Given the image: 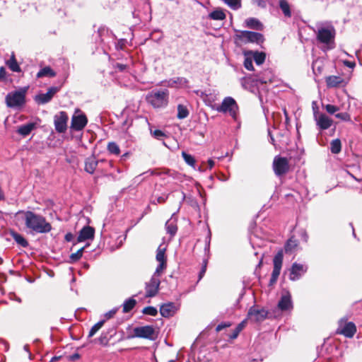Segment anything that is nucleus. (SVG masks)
<instances>
[{"mask_svg": "<svg viewBox=\"0 0 362 362\" xmlns=\"http://www.w3.org/2000/svg\"><path fill=\"white\" fill-rule=\"evenodd\" d=\"M336 332L346 337L351 338L356 332V327L354 322H347L346 320L341 318L338 322V328Z\"/></svg>", "mask_w": 362, "mask_h": 362, "instance_id": "6", "label": "nucleus"}, {"mask_svg": "<svg viewBox=\"0 0 362 362\" xmlns=\"http://www.w3.org/2000/svg\"><path fill=\"white\" fill-rule=\"evenodd\" d=\"M268 314L264 308L254 305L248 310L247 319L253 322H260L267 318Z\"/></svg>", "mask_w": 362, "mask_h": 362, "instance_id": "10", "label": "nucleus"}, {"mask_svg": "<svg viewBox=\"0 0 362 362\" xmlns=\"http://www.w3.org/2000/svg\"><path fill=\"white\" fill-rule=\"evenodd\" d=\"M98 160L93 156L88 157L85 160V170L90 174H93L98 165Z\"/></svg>", "mask_w": 362, "mask_h": 362, "instance_id": "25", "label": "nucleus"}, {"mask_svg": "<svg viewBox=\"0 0 362 362\" xmlns=\"http://www.w3.org/2000/svg\"><path fill=\"white\" fill-rule=\"evenodd\" d=\"M216 110L219 112L226 113L234 119H237L238 106L236 101L231 97H226L220 106L217 107Z\"/></svg>", "mask_w": 362, "mask_h": 362, "instance_id": "3", "label": "nucleus"}, {"mask_svg": "<svg viewBox=\"0 0 362 362\" xmlns=\"http://www.w3.org/2000/svg\"><path fill=\"white\" fill-rule=\"evenodd\" d=\"M118 310V308H113L111 310L107 312L105 315H104V317H105V320H109L110 318H112L115 314L117 312Z\"/></svg>", "mask_w": 362, "mask_h": 362, "instance_id": "52", "label": "nucleus"}, {"mask_svg": "<svg viewBox=\"0 0 362 362\" xmlns=\"http://www.w3.org/2000/svg\"><path fill=\"white\" fill-rule=\"evenodd\" d=\"M240 332L235 328V329L232 332V333L229 335V338L230 339H235L238 337Z\"/></svg>", "mask_w": 362, "mask_h": 362, "instance_id": "57", "label": "nucleus"}, {"mask_svg": "<svg viewBox=\"0 0 362 362\" xmlns=\"http://www.w3.org/2000/svg\"><path fill=\"white\" fill-rule=\"evenodd\" d=\"M318 64H319L318 62L315 61L313 63V66H312L313 73L316 76L321 74L322 70V66Z\"/></svg>", "mask_w": 362, "mask_h": 362, "instance_id": "47", "label": "nucleus"}, {"mask_svg": "<svg viewBox=\"0 0 362 362\" xmlns=\"http://www.w3.org/2000/svg\"><path fill=\"white\" fill-rule=\"evenodd\" d=\"M136 303V300L132 298L126 300L123 303V313H127L132 310L134 308Z\"/></svg>", "mask_w": 362, "mask_h": 362, "instance_id": "37", "label": "nucleus"}, {"mask_svg": "<svg viewBox=\"0 0 362 362\" xmlns=\"http://www.w3.org/2000/svg\"><path fill=\"white\" fill-rule=\"evenodd\" d=\"M20 213L24 214L25 226L32 231L37 233H47L52 230L51 224L46 221L44 216L30 211L18 212V214Z\"/></svg>", "mask_w": 362, "mask_h": 362, "instance_id": "1", "label": "nucleus"}, {"mask_svg": "<svg viewBox=\"0 0 362 362\" xmlns=\"http://www.w3.org/2000/svg\"><path fill=\"white\" fill-rule=\"evenodd\" d=\"M108 151L114 155H119L120 153V149L119 146L115 142H109L107 144Z\"/></svg>", "mask_w": 362, "mask_h": 362, "instance_id": "41", "label": "nucleus"}, {"mask_svg": "<svg viewBox=\"0 0 362 362\" xmlns=\"http://www.w3.org/2000/svg\"><path fill=\"white\" fill-rule=\"evenodd\" d=\"M105 322V320H100L96 324H95L90 329L88 337L89 338H90L93 336H94L96 334V332L103 326Z\"/></svg>", "mask_w": 362, "mask_h": 362, "instance_id": "39", "label": "nucleus"}, {"mask_svg": "<svg viewBox=\"0 0 362 362\" xmlns=\"http://www.w3.org/2000/svg\"><path fill=\"white\" fill-rule=\"evenodd\" d=\"M245 323H246V320L242 321L240 323H239L237 327H235V329L239 332H240L243 329L244 327H245Z\"/></svg>", "mask_w": 362, "mask_h": 362, "instance_id": "56", "label": "nucleus"}, {"mask_svg": "<svg viewBox=\"0 0 362 362\" xmlns=\"http://www.w3.org/2000/svg\"><path fill=\"white\" fill-rule=\"evenodd\" d=\"M160 284L159 278L152 276L150 281L146 284V296H155L158 291Z\"/></svg>", "mask_w": 362, "mask_h": 362, "instance_id": "16", "label": "nucleus"}, {"mask_svg": "<svg viewBox=\"0 0 362 362\" xmlns=\"http://www.w3.org/2000/svg\"><path fill=\"white\" fill-rule=\"evenodd\" d=\"M289 162L288 158L276 156L273 160V170L277 176H281L289 170Z\"/></svg>", "mask_w": 362, "mask_h": 362, "instance_id": "8", "label": "nucleus"}, {"mask_svg": "<svg viewBox=\"0 0 362 362\" xmlns=\"http://www.w3.org/2000/svg\"><path fill=\"white\" fill-rule=\"evenodd\" d=\"M166 248L160 245L156 251V259L158 262H167L165 256Z\"/></svg>", "mask_w": 362, "mask_h": 362, "instance_id": "33", "label": "nucleus"}, {"mask_svg": "<svg viewBox=\"0 0 362 362\" xmlns=\"http://www.w3.org/2000/svg\"><path fill=\"white\" fill-rule=\"evenodd\" d=\"M230 326V323H229V322H222L217 325L216 330V332H220L223 329L228 327Z\"/></svg>", "mask_w": 362, "mask_h": 362, "instance_id": "54", "label": "nucleus"}, {"mask_svg": "<svg viewBox=\"0 0 362 362\" xmlns=\"http://www.w3.org/2000/svg\"><path fill=\"white\" fill-rule=\"evenodd\" d=\"M278 308L282 311H291L293 309V302L291 295L288 291H286L281 297L278 303Z\"/></svg>", "mask_w": 362, "mask_h": 362, "instance_id": "17", "label": "nucleus"}, {"mask_svg": "<svg viewBox=\"0 0 362 362\" xmlns=\"http://www.w3.org/2000/svg\"><path fill=\"white\" fill-rule=\"evenodd\" d=\"M272 74L271 71L267 70L264 71L263 76L257 75L256 76L255 81L257 82H259L260 83H267L268 82H272Z\"/></svg>", "mask_w": 362, "mask_h": 362, "instance_id": "29", "label": "nucleus"}, {"mask_svg": "<svg viewBox=\"0 0 362 362\" xmlns=\"http://www.w3.org/2000/svg\"><path fill=\"white\" fill-rule=\"evenodd\" d=\"M59 90V88L52 86L48 88L46 93H40L35 96V100L38 104H46L49 103L53 96Z\"/></svg>", "mask_w": 362, "mask_h": 362, "instance_id": "15", "label": "nucleus"}, {"mask_svg": "<svg viewBox=\"0 0 362 362\" xmlns=\"http://www.w3.org/2000/svg\"><path fill=\"white\" fill-rule=\"evenodd\" d=\"M206 264L205 263V264L202 266V269H201V270H200V272H199V280H198V281H200V280L202 279V277L204 276V274H205V272H206Z\"/></svg>", "mask_w": 362, "mask_h": 362, "instance_id": "55", "label": "nucleus"}, {"mask_svg": "<svg viewBox=\"0 0 362 362\" xmlns=\"http://www.w3.org/2000/svg\"><path fill=\"white\" fill-rule=\"evenodd\" d=\"M241 85L245 89H249L250 86L249 83L250 82V78L247 77H244L241 78Z\"/></svg>", "mask_w": 362, "mask_h": 362, "instance_id": "53", "label": "nucleus"}, {"mask_svg": "<svg viewBox=\"0 0 362 362\" xmlns=\"http://www.w3.org/2000/svg\"><path fill=\"white\" fill-rule=\"evenodd\" d=\"M68 115L64 111H61L54 117L55 130L58 133H64L67 129Z\"/></svg>", "mask_w": 362, "mask_h": 362, "instance_id": "11", "label": "nucleus"}, {"mask_svg": "<svg viewBox=\"0 0 362 362\" xmlns=\"http://www.w3.org/2000/svg\"><path fill=\"white\" fill-rule=\"evenodd\" d=\"M142 313L145 315L156 316L158 313L157 309L153 306H148L144 308Z\"/></svg>", "mask_w": 362, "mask_h": 362, "instance_id": "45", "label": "nucleus"}, {"mask_svg": "<svg viewBox=\"0 0 362 362\" xmlns=\"http://www.w3.org/2000/svg\"><path fill=\"white\" fill-rule=\"evenodd\" d=\"M214 161L212 159L208 160V165L210 169H211L214 166Z\"/></svg>", "mask_w": 362, "mask_h": 362, "instance_id": "64", "label": "nucleus"}, {"mask_svg": "<svg viewBox=\"0 0 362 362\" xmlns=\"http://www.w3.org/2000/svg\"><path fill=\"white\" fill-rule=\"evenodd\" d=\"M175 306L174 303H166L160 307V313L164 317H169L175 313Z\"/></svg>", "mask_w": 362, "mask_h": 362, "instance_id": "24", "label": "nucleus"}, {"mask_svg": "<svg viewBox=\"0 0 362 362\" xmlns=\"http://www.w3.org/2000/svg\"><path fill=\"white\" fill-rule=\"evenodd\" d=\"M25 90H17L9 93L6 96V103L9 107H17L25 103Z\"/></svg>", "mask_w": 362, "mask_h": 362, "instance_id": "5", "label": "nucleus"}, {"mask_svg": "<svg viewBox=\"0 0 362 362\" xmlns=\"http://www.w3.org/2000/svg\"><path fill=\"white\" fill-rule=\"evenodd\" d=\"M279 8L285 17L290 18L291 16L290 5L286 0H279Z\"/></svg>", "mask_w": 362, "mask_h": 362, "instance_id": "31", "label": "nucleus"}, {"mask_svg": "<svg viewBox=\"0 0 362 362\" xmlns=\"http://www.w3.org/2000/svg\"><path fill=\"white\" fill-rule=\"evenodd\" d=\"M266 55L264 52H256L253 54V59L257 65H261L265 61Z\"/></svg>", "mask_w": 362, "mask_h": 362, "instance_id": "40", "label": "nucleus"}, {"mask_svg": "<svg viewBox=\"0 0 362 362\" xmlns=\"http://www.w3.org/2000/svg\"><path fill=\"white\" fill-rule=\"evenodd\" d=\"M335 117L342 121H351V116L347 112H340L335 115Z\"/></svg>", "mask_w": 362, "mask_h": 362, "instance_id": "48", "label": "nucleus"}, {"mask_svg": "<svg viewBox=\"0 0 362 362\" xmlns=\"http://www.w3.org/2000/svg\"><path fill=\"white\" fill-rule=\"evenodd\" d=\"M11 235L15 241L21 246L26 247L28 245V241L21 234L13 232Z\"/></svg>", "mask_w": 362, "mask_h": 362, "instance_id": "36", "label": "nucleus"}, {"mask_svg": "<svg viewBox=\"0 0 362 362\" xmlns=\"http://www.w3.org/2000/svg\"><path fill=\"white\" fill-rule=\"evenodd\" d=\"M155 329L153 326L146 325L136 327L134 329V336L135 337L153 340L155 339Z\"/></svg>", "mask_w": 362, "mask_h": 362, "instance_id": "12", "label": "nucleus"}, {"mask_svg": "<svg viewBox=\"0 0 362 362\" xmlns=\"http://www.w3.org/2000/svg\"><path fill=\"white\" fill-rule=\"evenodd\" d=\"M209 18L212 20L221 21L226 18V14L222 9L218 8L209 14Z\"/></svg>", "mask_w": 362, "mask_h": 362, "instance_id": "30", "label": "nucleus"}, {"mask_svg": "<svg viewBox=\"0 0 362 362\" xmlns=\"http://www.w3.org/2000/svg\"><path fill=\"white\" fill-rule=\"evenodd\" d=\"M88 123V119L85 114L77 110L71 117L70 128L74 131H81Z\"/></svg>", "mask_w": 362, "mask_h": 362, "instance_id": "9", "label": "nucleus"}, {"mask_svg": "<svg viewBox=\"0 0 362 362\" xmlns=\"http://www.w3.org/2000/svg\"><path fill=\"white\" fill-rule=\"evenodd\" d=\"M245 24V27L257 30H262L264 28L262 23L255 18H247Z\"/></svg>", "mask_w": 362, "mask_h": 362, "instance_id": "26", "label": "nucleus"}, {"mask_svg": "<svg viewBox=\"0 0 362 362\" xmlns=\"http://www.w3.org/2000/svg\"><path fill=\"white\" fill-rule=\"evenodd\" d=\"M325 81L328 88H336L343 84L344 80L339 76H329L326 77Z\"/></svg>", "mask_w": 362, "mask_h": 362, "instance_id": "22", "label": "nucleus"}, {"mask_svg": "<svg viewBox=\"0 0 362 362\" xmlns=\"http://www.w3.org/2000/svg\"><path fill=\"white\" fill-rule=\"evenodd\" d=\"M95 230L90 226H84L79 232L77 238L78 242H83L87 240L93 239L94 237Z\"/></svg>", "mask_w": 362, "mask_h": 362, "instance_id": "19", "label": "nucleus"}, {"mask_svg": "<svg viewBox=\"0 0 362 362\" xmlns=\"http://www.w3.org/2000/svg\"><path fill=\"white\" fill-rule=\"evenodd\" d=\"M151 134L153 137H155L157 139H160L161 138L165 136V134L163 131L159 129H156L153 131L151 129Z\"/></svg>", "mask_w": 362, "mask_h": 362, "instance_id": "49", "label": "nucleus"}, {"mask_svg": "<svg viewBox=\"0 0 362 362\" xmlns=\"http://www.w3.org/2000/svg\"><path fill=\"white\" fill-rule=\"evenodd\" d=\"M326 111L331 115L334 114L336 112L339 110V108L337 106L328 104L325 106Z\"/></svg>", "mask_w": 362, "mask_h": 362, "instance_id": "50", "label": "nucleus"}, {"mask_svg": "<svg viewBox=\"0 0 362 362\" xmlns=\"http://www.w3.org/2000/svg\"><path fill=\"white\" fill-rule=\"evenodd\" d=\"M189 115V110L186 106L179 104L177 105V117L180 119H185Z\"/></svg>", "mask_w": 362, "mask_h": 362, "instance_id": "35", "label": "nucleus"}, {"mask_svg": "<svg viewBox=\"0 0 362 362\" xmlns=\"http://www.w3.org/2000/svg\"><path fill=\"white\" fill-rule=\"evenodd\" d=\"M182 156L187 165H190L194 169H196V168H195L196 161H195L194 158L192 155L188 154L185 151H182Z\"/></svg>", "mask_w": 362, "mask_h": 362, "instance_id": "38", "label": "nucleus"}, {"mask_svg": "<svg viewBox=\"0 0 362 362\" xmlns=\"http://www.w3.org/2000/svg\"><path fill=\"white\" fill-rule=\"evenodd\" d=\"M330 151L333 154H338L341 150V142L339 139H335L330 143Z\"/></svg>", "mask_w": 362, "mask_h": 362, "instance_id": "32", "label": "nucleus"}, {"mask_svg": "<svg viewBox=\"0 0 362 362\" xmlns=\"http://www.w3.org/2000/svg\"><path fill=\"white\" fill-rule=\"evenodd\" d=\"M115 67L118 69L120 71H123L126 69L127 65L117 63L116 64Z\"/></svg>", "mask_w": 362, "mask_h": 362, "instance_id": "59", "label": "nucleus"}, {"mask_svg": "<svg viewBox=\"0 0 362 362\" xmlns=\"http://www.w3.org/2000/svg\"><path fill=\"white\" fill-rule=\"evenodd\" d=\"M244 66L246 69L252 71L254 68L252 59L248 57L245 58L244 61Z\"/></svg>", "mask_w": 362, "mask_h": 362, "instance_id": "51", "label": "nucleus"}, {"mask_svg": "<svg viewBox=\"0 0 362 362\" xmlns=\"http://www.w3.org/2000/svg\"><path fill=\"white\" fill-rule=\"evenodd\" d=\"M350 175L357 181L362 180V175H352V174H350Z\"/></svg>", "mask_w": 362, "mask_h": 362, "instance_id": "63", "label": "nucleus"}, {"mask_svg": "<svg viewBox=\"0 0 362 362\" xmlns=\"http://www.w3.org/2000/svg\"><path fill=\"white\" fill-rule=\"evenodd\" d=\"M237 37L244 43L252 42L257 43V45L262 44L264 40V36L259 33L242 30L237 34Z\"/></svg>", "mask_w": 362, "mask_h": 362, "instance_id": "4", "label": "nucleus"}, {"mask_svg": "<svg viewBox=\"0 0 362 362\" xmlns=\"http://www.w3.org/2000/svg\"><path fill=\"white\" fill-rule=\"evenodd\" d=\"M230 8L237 10L241 7L240 0H223Z\"/></svg>", "mask_w": 362, "mask_h": 362, "instance_id": "42", "label": "nucleus"}, {"mask_svg": "<svg viewBox=\"0 0 362 362\" xmlns=\"http://www.w3.org/2000/svg\"><path fill=\"white\" fill-rule=\"evenodd\" d=\"M268 134L269 136V138H270V143L273 145H275V140H274V136L272 135V133H271V131L269 129L268 130Z\"/></svg>", "mask_w": 362, "mask_h": 362, "instance_id": "61", "label": "nucleus"}, {"mask_svg": "<svg viewBox=\"0 0 362 362\" xmlns=\"http://www.w3.org/2000/svg\"><path fill=\"white\" fill-rule=\"evenodd\" d=\"M298 243L293 238L288 239L285 244L284 249L286 253H293L296 250Z\"/></svg>", "mask_w": 362, "mask_h": 362, "instance_id": "28", "label": "nucleus"}, {"mask_svg": "<svg viewBox=\"0 0 362 362\" xmlns=\"http://www.w3.org/2000/svg\"><path fill=\"white\" fill-rule=\"evenodd\" d=\"M169 91L165 90H154L146 96L147 102L154 108H163L168 105Z\"/></svg>", "mask_w": 362, "mask_h": 362, "instance_id": "2", "label": "nucleus"}, {"mask_svg": "<svg viewBox=\"0 0 362 362\" xmlns=\"http://www.w3.org/2000/svg\"><path fill=\"white\" fill-rule=\"evenodd\" d=\"M86 247H83L81 249H79L76 252L72 253L70 255V262H75L78 261L83 255V252L84 250Z\"/></svg>", "mask_w": 362, "mask_h": 362, "instance_id": "44", "label": "nucleus"}, {"mask_svg": "<svg viewBox=\"0 0 362 362\" xmlns=\"http://www.w3.org/2000/svg\"><path fill=\"white\" fill-rule=\"evenodd\" d=\"M166 267H167V262H159L153 276L159 278V276L161 275L165 269Z\"/></svg>", "mask_w": 362, "mask_h": 362, "instance_id": "43", "label": "nucleus"}, {"mask_svg": "<svg viewBox=\"0 0 362 362\" xmlns=\"http://www.w3.org/2000/svg\"><path fill=\"white\" fill-rule=\"evenodd\" d=\"M283 258H284L283 250H280L275 255V256L273 259L274 268H273V271L272 273V276L269 280L270 286L274 284L279 278V276L280 274L281 269L282 267Z\"/></svg>", "mask_w": 362, "mask_h": 362, "instance_id": "7", "label": "nucleus"}, {"mask_svg": "<svg viewBox=\"0 0 362 362\" xmlns=\"http://www.w3.org/2000/svg\"><path fill=\"white\" fill-rule=\"evenodd\" d=\"M164 173L168 175L169 177H173L174 180H180L182 177V175L180 173L171 170H167Z\"/></svg>", "mask_w": 362, "mask_h": 362, "instance_id": "46", "label": "nucleus"}, {"mask_svg": "<svg viewBox=\"0 0 362 362\" xmlns=\"http://www.w3.org/2000/svg\"><path fill=\"white\" fill-rule=\"evenodd\" d=\"M316 124L320 130H326L329 129L333 124V120L325 114H320L317 116L314 114Z\"/></svg>", "mask_w": 362, "mask_h": 362, "instance_id": "18", "label": "nucleus"}, {"mask_svg": "<svg viewBox=\"0 0 362 362\" xmlns=\"http://www.w3.org/2000/svg\"><path fill=\"white\" fill-rule=\"evenodd\" d=\"M8 68L14 72H21V69L17 62V61L15 59L14 55H12L11 59L6 62Z\"/></svg>", "mask_w": 362, "mask_h": 362, "instance_id": "34", "label": "nucleus"}, {"mask_svg": "<svg viewBox=\"0 0 362 362\" xmlns=\"http://www.w3.org/2000/svg\"><path fill=\"white\" fill-rule=\"evenodd\" d=\"M334 36L335 30L333 28H322L318 30L317 38L320 42L328 45L334 40Z\"/></svg>", "mask_w": 362, "mask_h": 362, "instance_id": "14", "label": "nucleus"}, {"mask_svg": "<svg viewBox=\"0 0 362 362\" xmlns=\"http://www.w3.org/2000/svg\"><path fill=\"white\" fill-rule=\"evenodd\" d=\"M165 229L167 233H168L171 238H173L177 231V220L173 216L168 219L165 223Z\"/></svg>", "mask_w": 362, "mask_h": 362, "instance_id": "23", "label": "nucleus"}, {"mask_svg": "<svg viewBox=\"0 0 362 362\" xmlns=\"http://www.w3.org/2000/svg\"><path fill=\"white\" fill-rule=\"evenodd\" d=\"M6 69L4 67L1 66L0 68V80H3L6 78Z\"/></svg>", "mask_w": 362, "mask_h": 362, "instance_id": "58", "label": "nucleus"}, {"mask_svg": "<svg viewBox=\"0 0 362 362\" xmlns=\"http://www.w3.org/2000/svg\"><path fill=\"white\" fill-rule=\"evenodd\" d=\"M307 270V265L294 262L290 269L289 279L293 281L298 280L306 273Z\"/></svg>", "mask_w": 362, "mask_h": 362, "instance_id": "13", "label": "nucleus"}, {"mask_svg": "<svg viewBox=\"0 0 362 362\" xmlns=\"http://www.w3.org/2000/svg\"><path fill=\"white\" fill-rule=\"evenodd\" d=\"M188 80L185 77H176L167 81V86L170 88H185L187 86Z\"/></svg>", "mask_w": 362, "mask_h": 362, "instance_id": "21", "label": "nucleus"}, {"mask_svg": "<svg viewBox=\"0 0 362 362\" xmlns=\"http://www.w3.org/2000/svg\"><path fill=\"white\" fill-rule=\"evenodd\" d=\"M73 235L71 233H67L65 235V240L68 242H70L72 240Z\"/></svg>", "mask_w": 362, "mask_h": 362, "instance_id": "62", "label": "nucleus"}, {"mask_svg": "<svg viewBox=\"0 0 362 362\" xmlns=\"http://www.w3.org/2000/svg\"><path fill=\"white\" fill-rule=\"evenodd\" d=\"M38 123L36 122H28L20 126L17 129V133L23 136L29 135L33 130L37 128Z\"/></svg>", "mask_w": 362, "mask_h": 362, "instance_id": "20", "label": "nucleus"}, {"mask_svg": "<svg viewBox=\"0 0 362 362\" xmlns=\"http://www.w3.org/2000/svg\"><path fill=\"white\" fill-rule=\"evenodd\" d=\"M56 76V72L50 67L45 66L41 69L37 74V78H40L43 77L52 78Z\"/></svg>", "mask_w": 362, "mask_h": 362, "instance_id": "27", "label": "nucleus"}, {"mask_svg": "<svg viewBox=\"0 0 362 362\" xmlns=\"http://www.w3.org/2000/svg\"><path fill=\"white\" fill-rule=\"evenodd\" d=\"M344 64L349 68H353L355 66V63L349 61H345Z\"/></svg>", "mask_w": 362, "mask_h": 362, "instance_id": "60", "label": "nucleus"}]
</instances>
